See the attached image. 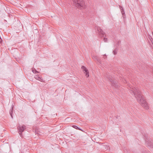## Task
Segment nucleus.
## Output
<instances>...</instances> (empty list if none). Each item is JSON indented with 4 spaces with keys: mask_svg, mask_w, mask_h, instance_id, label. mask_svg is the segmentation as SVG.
I'll return each mask as SVG.
<instances>
[{
    "mask_svg": "<svg viewBox=\"0 0 153 153\" xmlns=\"http://www.w3.org/2000/svg\"><path fill=\"white\" fill-rule=\"evenodd\" d=\"M10 114L11 116L13 118V116H12V111H11V112H10Z\"/></svg>",
    "mask_w": 153,
    "mask_h": 153,
    "instance_id": "nucleus-15",
    "label": "nucleus"
},
{
    "mask_svg": "<svg viewBox=\"0 0 153 153\" xmlns=\"http://www.w3.org/2000/svg\"><path fill=\"white\" fill-rule=\"evenodd\" d=\"M81 68L83 70L84 73H85L86 76H87V77H89V74L88 71L87 69H86V68L84 66H82Z\"/></svg>",
    "mask_w": 153,
    "mask_h": 153,
    "instance_id": "nucleus-5",
    "label": "nucleus"
},
{
    "mask_svg": "<svg viewBox=\"0 0 153 153\" xmlns=\"http://www.w3.org/2000/svg\"><path fill=\"white\" fill-rule=\"evenodd\" d=\"M103 40H104V41L105 42H107V41H108V39H107V38H106L105 37L103 39Z\"/></svg>",
    "mask_w": 153,
    "mask_h": 153,
    "instance_id": "nucleus-13",
    "label": "nucleus"
},
{
    "mask_svg": "<svg viewBox=\"0 0 153 153\" xmlns=\"http://www.w3.org/2000/svg\"><path fill=\"white\" fill-rule=\"evenodd\" d=\"M103 58L104 59H105L106 58V56L105 55V54L103 56Z\"/></svg>",
    "mask_w": 153,
    "mask_h": 153,
    "instance_id": "nucleus-16",
    "label": "nucleus"
},
{
    "mask_svg": "<svg viewBox=\"0 0 153 153\" xmlns=\"http://www.w3.org/2000/svg\"><path fill=\"white\" fill-rule=\"evenodd\" d=\"M130 92L134 95L137 101L143 107L146 109L149 108V106L147 103L146 101L144 99L140 90L137 88L134 87L133 88H131Z\"/></svg>",
    "mask_w": 153,
    "mask_h": 153,
    "instance_id": "nucleus-1",
    "label": "nucleus"
},
{
    "mask_svg": "<svg viewBox=\"0 0 153 153\" xmlns=\"http://www.w3.org/2000/svg\"><path fill=\"white\" fill-rule=\"evenodd\" d=\"M149 39H150V41L152 42V43H153L152 41H153V39L152 38L151 36L149 37Z\"/></svg>",
    "mask_w": 153,
    "mask_h": 153,
    "instance_id": "nucleus-14",
    "label": "nucleus"
},
{
    "mask_svg": "<svg viewBox=\"0 0 153 153\" xmlns=\"http://www.w3.org/2000/svg\"><path fill=\"white\" fill-rule=\"evenodd\" d=\"M74 128H75V129H78V130H81V129H80V128H79L77 126H75V125H74V126H72Z\"/></svg>",
    "mask_w": 153,
    "mask_h": 153,
    "instance_id": "nucleus-10",
    "label": "nucleus"
},
{
    "mask_svg": "<svg viewBox=\"0 0 153 153\" xmlns=\"http://www.w3.org/2000/svg\"><path fill=\"white\" fill-rule=\"evenodd\" d=\"M121 13L122 14V15H123L124 13V11H123L122 10L121 11Z\"/></svg>",
    "mask_w": 153,
    "mask_h": 153,
    "instance_id": "nucleus-17",
    "label": "nucleus"
},
{
    "mask_svg": "<svg viewBox=\"0 0 153 153\" xmlns=\"http://www.w3.org/2000/svg\"><path fill=\"white\" fill-rule=\"evenodd\" d=\"M124 11V10H123V8H122V9L121 10V11Z\"/></svg>",
    "mask_w": 153,
    "mask_h": 153,
    "instance_id": "nucleus-18",
    "label": "nucleus"
},
{
    "mask_svg": "<svg viewBox=\"0 0 153 153\" xmlns=\"http://www.w3.org/2000/svg\"><path fill=\"white\" fill-rule=\"evenodd\" d=\"M97 30L99 34L102 36H103L105 34V33L103 32L102 30L100 27H98L97 28Z\"/></svg>",
    "mask_w": 153,
    "mask_h": 153,
    "instance_id": "nucleus-6",
    "label": "nucleus"
},
{
    "mask_svg": "<svg viewBox=\"0 0 153 153\" xmlns=\"http://www.w3.org/2000/svg\"><path fill=\"white\" fill-rule=\"evenodd\" d=\"M95 59L97 60L98 62H99L100 63V62L99 59L97 57H95Z\"/></svg>",
    "mask_w": 153,
    "mask_h": 153,
    "instance_id": "nucleus-12",
    "label": "nucleus"
},
{
    "mask_svg": "<svg viewBox=\"0 0 153 153\" xmlns=\"http://www.w3.org/2000/svg\"><path fill=\"white\" fill-rule=\"evenodd\" d=\"M18 130L19 131V133L20 136L22 135V133L26 128V126L25 125H23L22 127L20 126L19 124V125L18 127Z\"/></svg>",
    "mask_w": 153,
    "mask_h": 153,
    "instance_id": "nucleus-4",
    "label": "nucleus"
},
{
    "mask_svg": "<svg viewBox=\"0 0 153 153\" xmlns=\"http://www.w3.org/2000/svg\"><path fill=\"white\" fill-rule=\"evenodd\" d=\"M32 71L33 72V73L34 74L38 73V72L37 71H36L35 69H33L32 70Z\"/></svg>",
    "mask_w": 153,
    "mask_h": 153,
    "instance_id": "nucleus-11",
    "label": "nucleus"
},
{
    "mask_svg": "<svg viewBox=\"0 0 153 153\" xmlns=\"http://www.w3.org/2000/svg\"><path fill=\"white\" fill-rule=\"evenodd\" d=\"M149 153L148 152V153Z\"/></svg>",
    "mask_w": 153,
    "mask_h": 153,
    "instance_id": "nucleus-21",
    "label": "nucleus"
},
{
    "mask_svg": "<svg viewBox=\"0 0 153 153\" xmlns=\"http://www.w3.org/2000/svg\"><path fill=\"white\" fill-rule=\"evenodd\" d=\"M120 42V41H119L118 42V43H119V42Z\"/></svg>",
    "mask_w": 153,
    "mask_h": 153,
    "instance_id": "nucleus-19",
    "label": "nucleus"
},
{
    "mask_svg": "<svg viewBox=\"0 0 153 153\" xmlns=\"http://www.w3.org/2000/svg\"><path fill=\"white\" fill-rule=\"evenodd\" d=\"M34 77L37 80H39L41 82H44V81L43 79L41 77H40L38 75H36Z\"/></svg>",
    "mask_w": 153,
    "mask_h": 153,
    "instance_id": "nucleus-7",
    "label": "nucleus"
},
{
    "mask_svg": "<svg viewBox=\"0 0 153 153\" xmlns=\"http://www.w3.org/2000/svg\"><path fill=\"white\" fill-rule=\"evenodd\" d=\"M117 48H116L113 51V53L114 55L117 54Z\"/></svg>",
    "mask_w": 153,
    "mask_h": 153,
    "instance_id": "nucleus-9",
    "label": "nucleus"
},
{
    "mask_svg": "<svg viewBox=\"0 0 153 153\" xmlns=\"http://www.w3.org/2000/svg\"><path fill=\"white\" fill-rule=\"evenodd\" d=\"M125 81L126 82V80H125Z\"/></svg>",
    "mask_w": 153,
    "mask_h": 153,
    "instance_id": "nucleus-20",
    "label": "nucleus"
},
{
    "mask_svg": "<svg viewBox=\"0 0 153 153\" xmlns=\"http://www.w3.org/2000/svg\"><path fill=\"white\" fill-rule=\"evenodd\" d=\"M75 6L78 8L82 9L85 7V5L83 0H73Z\"/></svg>",
    "mask_w": 153,
    "mask_h": 153,
    "instance_id": "nucleus-2",
    "label": "nucleus"
},
{
    "mask_svg": "<svg viewBox=\"0 0 153 153\" xmlns=\"http://www.w3.org/2000/svg\"><path fill=\"white\" fill-rule=\"evenodd\" d=\"M106 77L108 79L111 83L112 86L115 87L116 88H117L119 86L118 85V84L116 82V81H113V80L111 79V76L110 75H107L106 76Z\"/></svg>",
    "mask_w": 153,
    "mask_h": 153,
    "instance_id": "nucleus-3",
    "label": "nucleus"
},
{
    "mask_svg": "<svg viewBox=\"0 0 153 153\" xmlns=\"http://www.w3.org/2000/svg\"><path fill=\"white\" fill-rule=\"evenodd\" d=\"M146 143L147 146H149L151 147H153V144L152 142H148L146 141Z\"/></svg>",
    "mask_w": 153,
    "mask_h": 153,
    "instance_id": "nucleus-8",
    "label": "nucleus"
}]
</instances>
